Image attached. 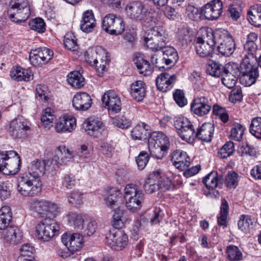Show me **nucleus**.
<instances>
[{
	"label": "nucleus",
	"instance_id": "nucleus-12",
	"mask_svg": "<svg viewBox=\"0 0 261 261\" xmlns=\"http://www.w3.org/2000/svg\"><path fill=\"white\" fill-rule=\"evenodd\" d=\"M102 102L110 115L119 113L121 110V101L119 96L113 90L105 92L102 97Z\"/></svg>",
	"mask_w": 261,
	"mask_h": 261
},
{
	"label": "nucleus",
	"instance_id": "nucleus-58",
	"mask_svg": "<svg viewBox=\"0 0 261 261\" xmlns=\"http://www.w3.org/2000/svg\"><path fill=\"white\" fill-rule=\"evenodd\" d=\"M221 76H222V82L225 86L229 89H232L235 86L238 76L223 73Z\"/></svg>",
	"mask_w": 261,
	"mask_h": 261
},
{
	"label": "nucleus",
	"instance_id": "nucleus-7",
	"mask_svg": "<svg viewBox=\"0 0 261 261\" xmlns=\"http://www.w3.org/2000/svg\"><path fill=\"white\" fill-rule=\"evenodd\" d=\"M59 229V225L55 220L45 219L36 225L35 234L40 241L47 242L58 234Z\"/></svg>",
	"mask_w": 261,
	"mask_h": 261
},
{
	"label": "nucleus",
	"instance_id": "nucleus-42",
	"mask_svg": "<svg viewBox=\"0 0 261 261\" xmlns=\"http://www.w3.org/2000/svg\"><path fill=\"white\" fill-rule=\"evenodd\" d=\"M152 141L148 142V150L151 156L156 159H162L167 153L168 149L155 145Z\"/></svg>",
	"mask_w": 261,
	"mask_h": 261
},
{
	"label": "nucleus",
	"instance_id": "nucleus-54",
	"mask_svg": "<svg viewBox=\"0 0 261 261\" xmlns=\"http://www.w3.org/2000/svg\"><path fill=\"white\" fill-rule=\"evenodd\" d=\"M29 24L31 29L38 33H43L45 31V23L41 18L37 17L30 20Z\"/></svg>",
	"mask_w": 261,
	"mask_h": 261
},
{
	"label": "nucleus",
	"instance_id": "nucleus-36",
	"mask_svg": "<svg viewBox=\"0 0 261 261\" xmlns=\"http://www.w3.org/2000/svg\"><path fill=\"white\" fill-rule=\"evenodd\" d=\"M12 219V213L10 206L6 205L0 209V229H5L10 225Z\"/></svg>",
	"mask_w": 261,
	"mask_h": 261
},
{
	"label": "nucleus",
	"instance_id": "nucleus-56",
	"mask_svg": "<svg viewBox=\"0 0 261 261\" xmlns=\"http://www.w3.org/2000/svg\"><path fill=\"white\" fill-rule=\"evenodd\" d=\"M113 124L122 129H127L130 126L131 121L125 116H117L112 119Z\"/></svg>",
	"mask_w": 261,
	"mask_h": 261
},
{
	"label": "nucleus",
	"instance_id": "nucleus-53",
	"mask_svg": "<svg viewBox=\"0 0 261 261\" xmlns=\"http://www.w3.org/2000/svg\"><path fill=\"white\" fill-rule=\"evenodd\" d=\"M186 14L188 17L194 21H198L201 19V15H203L201 9L199 10L194 6L189 5L186 10Z\"/></svg>",
	"mask_w": 261,
	"mask_h": 261
},
{
	"label": "nucleus",
	"instance_id": "nucleus-38",
	"mask_svg": "<svg viewBox=\"0 0 261 261\" xmlns=\"http://www.w3.org/2000/svg\"><path fill=\"white\" fill-rule=\"evenodd\" d=\"M193 36L190 31L187 28H182L178 31L177 35L179 45L185 48L192 41Z\"/></svg>",
	"mask_w": 261,
	"mask_h": 261
},
{
	"label": "nucleus",
	"instance_id": "nucleus-35",
	"mask_svg": "<svg viewBox=\"0 0 261 261\" xmlns=\"http://www.w3.org/2000/svg\"><path fill=\"white\" fill-rule=\"evenodd\" d=\"M149 126L145 123H142L135 126L131 131V136L134 140L146 139L149 136Z\"/></svg>",
	"mask_w": 261,
	"mask_h": 261
},
{
	"label": "nucleus",
	"instance_id": "nucleus-32",
	"mask_svg": "<svg viewBox=\"0 0 261 261\" xmlns=\"http://www.w3.org/2000/svg\"><path fill=\"white\" fill-rule=\"evenodd\" d=\"M10 76L13 80L17 81H29L32 79L33 74L28 69L16 66L10 71Z\"/></svg>",
	"mask_w": 261,
	"mask_h": 261
},
{
	"label": "nucleus",
	"instance_id": "nucleus-44",
	"mask_svg": "<svg viewBox=\"0 0 261 261\" xmlns=\"http://www.w3.org/2000/svg\"><path fill=\"white\" fill-rule=\"evenodd\" d=\"M30 61L34 66H40L47 63L45 58L43 56L40 48L32 50L30 54Z\"/></svg>",
	"mask_w": 261,
	"mask_h": 261
},
{
	"label": "nucleus",
	"instance_id": "nucleus-61",
	"mask_svg": "<svg viewBox=\"0 0 261 261\" xmlns=\"http://www.w3.org/2000/svg\"><path fill=\"white\" fill-rule=\"evenodd\" d=\"M158 184L160 190L163 192L169 190L171 187V180L161 172Z\"/></svg>",
	"mask_w": 261,
	"mask_h": 261
},
{
	"label": "nucleus",
	"instance_id": "nucleus-59",
	"mask_svg": "<svg viewBox=\"0 0 261 261\" xmlns=\"http://www.w3.org/2000/svg\"><path fill=\"white\" fill-rule=\"evenodd\" d=\"M223 73L238 76L240 74V67L234 63H229L223 66Z\"/></svg>",
	"mask_w": 261,
	"mask_h": 261
},
{
	"label": "nucleus",
	"instance_id": "nucleus-8",
	"mask_svg": "<svg viewBox=\"0 0 261 261\" xmlns=\"http://www.w3.org/2000/svg\"><path fill=\"white\" fill-rule=\"evenodd\" d=\"M31 208L41 217H55L60 212V208L55 203L44 200L33 199L30 202Z\"/></svg>",
	"mask_w": 261,
	"mask_h": 261
},
{
	"label": "nucleus",
	"instance_id": "nucleus-9",
	"mask_svg": "<svg viewBox=\"0 0 261 261\" xmlns=\"http://www.w3.org/2000/svg\"><path fill=\"white\" fill-rule=\"evenodd\" d=\"M128 237L121 229L109 230L105 234L106 243L113 249L121 250L128 243Z\"/></svg>",
	"mask_w": 261,
	"mask_h": 261
},
{
	"label": "nucleus",
	"instance_id": "nucleus-49",
	"mask_svg": "<svg viewBox=\"0 0 261 261\" xmlns=\"http://www.w3.org/2000/svg\"><path fill=\"white\" fill-rule=\"evenodd\" d=\"M249 132L257 139H261V117H256L252 119Z\"/></svg>",
	"mask_w": 261,
	"mask_h": 261
},
{
	"label": "nucleus",
	"instance_id": "nucleus-47",
	"mask_svg": "<svg viewBox=\"0 0 261 261\" xmlns=\"http://www.w3.org/2000/svg\"><path fill=\"white\" fill-rule=\"evenodd\" d=\"M24 182V184L30 185L33 187L36 185L39 189H41V182L40 179L36 178L29 173H25L21 174L18 178V184Z\"/></svg>",
	"mask_w": 261,
	"mask_h": 261
},
{
	"label": "nucleus",
	"instance_id": "nucleus-5",
	"mask_svg": "<svg viewBox=\"0 0 261 261\" xmlns=\"http://www.w3.org/2000/svg\"><path fill=\"white\" fill-rule=\"evenodd\" d=\"M8 14L11 21L16 23L25 22L30 16L31 10L27 0H14L10 3Z\"/></svg>",
	"mask_w": 261,
	"mask_h": 261
},
{
	"label": "nucleus",
	"instance_id": "nucleus-27",
	"mask_svg": "<svg viewBox=\"0 0 261 261\" xmlns=\"http://www.w3.org/2000/svg\"><path fill=\"white\" fill-rule=\"evenodd\" d=\"M171 161L176 168L184 170L190 165V159L186 152L181 150L174 151L171 156Z\"/></svg>",
	"mask_w": 261,
	"mask_h": 261
},
{
	"label": "nucleus",
	"instance_id": "nucleus-41",
	"mask_svg": "<svg viewBox=\"0 0 261 261\" xmlns=\"http://www.w3.org/2000/svg\"><path fill=\"white\" fill-rule=\"evenodd\" d=\"M34 187L24 184V182L18 184L17 188L19 193L24 196H33L40 192L41 190L36 185Z\"/></svg>",
	"mask_w": 261,
	"mask_h": 261
},
{
	"label": "nucleus",
	"instance_id": "nucleus-52",
	"mask_svg": "<svg viewBox=\"0 0 261 261\" xmlns=\"http://www.w3.org/2000/svg\"><path fill=\"white\" fill-rule=\"evenodd\" d=\"M55 119L54 111L50 108H46L43 112L41 118V121L45 127H49Z\"/></svg>",
	"mask_w": 261,
	"mask_h": 261
},
{
	"label": "nucleus",
	"instance_id": "nucleus-45",
	"mask_svg": "<svg viewBox=\"0 0 261 261\" xmlns=\"http://www.w3.org/2000/svg\"><path fill=\"white\" fill-rule=\"evenodd\" d=\"M206 68L207 74L215 77H219L223 73V65L215 61L210 62L206 65Z\"/></svg>",
	"mask_w": 261,
	"mask_h": 261
},
{
	"label": "nucleus",
	"instance_id": "nucleus-26",
	"mask_svg": "<svg viewBox=\"0 0 261 261\" xmlns=\"http://www.w3.org/2000/svg\"><path fill=\"white\" fill-rule=\"evenodd\" d=\"M90 96L85 92L76 93L72 99V105L77 110L86 111L91 106L92 103Z\"/></svg>",
	"mask_w": 261,
	"mask_h": 261
},
{
	"label": "nucleus",
	"instance_id": "nucleus-14",
	"mask_svg": "<svg viewBox=\"0 0 261 261\" xmlns=\"http://www.w3.org/2000/svg\"><path fill=\"white\" fill-rule=\"evenodd\" d=\"M215 130L214 125L211 123H204L201 125L199 126L196 130L194 128V132H193V136L191 138V141H193L195 139L206 142H210L214 136Z\"/></svg>",
	"mask_w": 261,
	"mask_h": 261
},
{
	"label": "nucleus",
	"instance_id": "nucleus-46",
	"mask_svg": "<svg viewBox=\"0 0 261 261\" xmlns=\"http://www.w3.org/2000/svg\"><path fill=\"white\" fill-rule=\"evenodd\" d=\"M253 220L251 216L248 215H242L240 216L238 226L241 231L245 233L249 231L251 226L253 225Z\"/></svg>",
	"mask_w": 261,
	"mask_h": 261
},
{
	"label": "nucleus",
	"instance_id": "nucleus-28",
	"mask_svg": "<svg viewBox=\"0 0 261 261\" xmlns=\"http://www.w3.org/2000/svg\"><path fill=\"white\" fill-rule=\"evenodd\" d=\"M109 62L107 53L103 50H101L99 54L96 53V56L93 61L90 60V59L88 60V62L94 66L96 70L99 72L105 71L106 65L109 64Z\"/></svg>",
	"mask_w": 261,
	"mask_h": 261
},
{
	"label": "nucleus",
	"instance_id": "nucleus-20",
	"mask_svg": "<svg viewBox=\"0 0 261 261\" xmlns=\"http://www.w3.org/2000/svg\"><path fill=\"white\" fill-rule=\"evenodd\" d=\"M83 127L87 133L94 137H97L104 129V125L98 118L90 117L83 124Z\"/></svg>",
	"mask_w": 261,
	"mask_h": 261
},
{
	"label": "nucleus",
	"instance_id": "nucleus-29",
	"mask_svg": "<svg viewBox=\"0 0 261 261\" xmlns=\"http://www.w3.org/2000/svg\"><path fill=\"white\" fill-rule=\"evenodd\" d=\"M163 45L161 50H162L163 58L161 61H164L166 65L173 66L178 61V54L174 48L171 46Z\"/></svg>",
	"mask_w": 261,
	"mask_h": 261
},
{
	"label": "nucleus",
	"instance_id": "nucleus-60",
	"mask_svg": "<svg viewBox=\"0 0 261 261\" xmlns=\"http://www.w3.org/2000/svg\"><path fill=\"white\" fill-rule=\"evenodd\" d=\"M149 159V156L148 153L144 151H141L136 158L138 169L140 170L144 169L148 163Z\"/></svg>",
	"mask_w": 261,
	"mask_h": 261
},
{
	"label": "nucleus",
	"instance_id": "nucleus-13",
	"mask_svg": "<svg viewBox=\"0 0 261 261\" xmlns=\"http://www.w3.org/2000/svg\"><path fill=\"white\" fill-rule=\"evenodd\" d=\"M223 3L221 0H212L201 8L202 14L205 19L214 20L221 15Z\"/></svg>",
	"mask_w": 261,
	"mask_h": 261
},
{
	"label": "nucleus",
	"instance_id": "nucleus-34",
	"mask_svg": "<svg viewBox=\"0 0 261 261\" xmlns=\"http://www.w3.org/2000/svg\"><path fill=\"white\" fill-rule=\"evenodd\" d=\"M247 19L250 23L256 27H261V5H254L247 12Z\"/></svg>",
	"mask_w": 261,
	"mask_h": 261
},
{
	"label": "nucleus",
	"instance_id": "nucleus-40",
	"mask_svg": "<svg viewBox=\"0 0 261 261\" xmlns=\"http://www.w3.org/2000/svg\"><path fill=\"white\" fill-rule=\"evenodd\" d=\"M67 217L69 223L77 231H81L83 229L84 219L82 215L76 212H70Z\"/></svg>",
	"mask_w": 261,
	"mask_h": 261
},
{
	"label": "nucleus",
	"instance_id": "nucleus-1",
	"mask_svg": "<svg viewBox=\"0 0 261 261\" xmlns=\"http://www.w3.org/2000/svg\"><path fill=\"white\" fill-rule=\"evenodd\" d=\"M127 16L136 21L148 24L155 23L157 13L153 9H147L141 2H133L128 4L125 8Z\"/></svg>",
	"mask_w": 261,
	"mask_h": 261
},
{
	"label": "nucleus",
	"instance_id": "nucleus-51",
	"mask_svg": "<svg viewBox=\"0 0 261 261\" xmlns=\"http://www.w3.org/2000/svg\"><path fill=\"white\" fill-rule=\"evenodd\" d=\"M245 127L241 124L234 123L230 130V137L236 141H240L244 135Z\"/></svg>",
	"mask_w": 261,
	"mask_h": 261
},
{
	"label": "nucleus",
	"instance_id": "nucleus-10",
	"mask_svg": "<svg viewBox=\"0 0 261 261\" xmlns=\"http://www.w3.org/2000/svg\"><path fill=\"white\" fill-rule=\"evenodd\" d=\"M174 125L178 130L179 135L183 140L191 141L194 132V126L188 118L183 116L175 117Z\"/></svg>",
	"mask_w": 261,
	"mask_h": 261
},
{
	"label": "nucleus",
	"instance_id": "nucleus-63",
	"mask_svg": "<svg viewBox=\"0 0 261 261\" xmlns=\"http://www.w3.org/2000/svg\"><path fill=\"white\" fill-rule=\"evenodd\" d=\"M109 193V195L105 198V201L108 206L114 208L117 201L118 191L115 188H111Z\"/></svg>",
	"mask_w": 261,
	"mask_h": 261
},
{
	"label": "nucleus",
	"instance_id": "nucleus-11",
	"mask_svg": "<svg viewBox=\"0 0 261 261\" xmlns=\"http://www.w3.org/2000/svg\"><path fill=\"white\" fill-rule=\"evenodd\" d=\"M30 122L22 116H18L11 121L7 130L15 138H23L26 136L27 131L30 129Z\"/></svg>",
	"mask_w": 261,
	"mask_h": 261
},
{
	"label": "nucleus",
	"instance_id": "nucleus-31",
	"mask_svg": "<svg viewBox=\"0 0 261 261\" xmlns=\"http://www.w3.org/2000/svg\"><path fill=\"white\" fill-rule=\"evenodd\" d=\"M154 142L155 145L169 149L170 144L168 137L162 132L152 133L148 138V142ZM153 144V142H152Z\"/></svg>",
	"mask_w": 261,
	"mask_h": 261
},
{
	"label": "nucleus",
	"instance_id": "nucleus-6",
	"mask_svg": "<svg viewBox=\"0 0 261 261\" xmlns=\"http://www.w3.org/2000/svg\"><path fill=\"white\" fill-rule=\"evenodd\" d=\"M167 36L162 28L153 27L147 31L144 39V44L148 48L153 51L160 50L165 45Z\"/></svg>",
	"mask_w": 261,
	"mask_h": 261
},
{
	"label": "nucleus",
	"instance_id": "nucleus-48",
	"mask_svg": "<svg viewBox=\"0 0 261 261\" xmlns=\"http://www.w3.org/2000/svg\"><path fill=\"white\" fill-rule=\"evenodd\" d=\"M244 48L246 54L243 59H247L249 61H252L253 59L255 61H257V58L256 56L257 45L256 43L246 42L244 45Z\"/></svg>",
	"mask_w": 261,
	"mask_h": 261
},
{
	"label": "nucleus",
	"instance_id": "nucleus-37",
	"mask_svg": "<svg viewBox=\"0 0 261 261\" xmlns=\"http://www.w3.org/2000/svg\"><path fill=\"white\" fill-rule=\"evenodd\" d=\"M229 213V205L225 198L221 200L219 216L218 217L217 222L219 226L226 227L227 225V217Z\"/></svg>",
	"mask_w": 261,
	"mask_h": 261
},
{
	"label": "nucleus",
	"instance_id": "nucleus-3",
	"mask_svg": "<svg viewBox=\"0 0 261 261\" xmlns=\"http://www.w3.org/2000/svg\"><path fill=\"white\" fill-rule=\"evenodd\" d=\"M124 198L126 206L131 212H137L142 206L144 194L139 187L134 184H127L124 189Z\"/></svg>",
	"mask_w": 261,
	"mask_h": 261
},
{
	"label": "nucleus",
	"instance_id": "nucleus-30",
	"mask_svg": "<svg viewBox=\"0 0 261 261\" xmlns=\"http://www.w3.org/2000/svg\"><path fill=\"white\" fill-rule=\"evenodd\" d=\"M145 84L141 81H137L132 84L130 93L133 98L138 102L141 101L145 96Z\"/></svg>",
	"mask_w": 261,
	"mask_h": 261
},
{
	"label": "nucleus",
	"instance_id": "nucleus-16",
	"mask_svg": "<svg viewBox=\"0 0 261 261\" xmlns=\"http://www.w3.org/2000/svg\"><path fill=\"white\" fill-rule=\"evenodd\" d=\"M73 157V152L65 146L57 148L55 154L50 161L53 162L52 169L56 170L58 165H64L69 162Z\"/></svg>",
	"mask_w": 261,
	"mask_h": 261
},
{
	"label": "nucleus",
	"instance_id": "nucleus-33",
	"mask_svg": "<svg viewBox=\"0 0 261 261\" xmlns=\"http://www.w3.org/2000/svg\"><path fill=\"white\" fill-rule=\"evenodd\" d=\"M134 61L140 74L144 76H148L151 74L153 71V67L149 62L145 60L141 56H137Z\"/></svg>",
	"mask_w": 261,
	"mask_h": 261
},
{
	"label": "nucleus",
	"instance_id": "nucleus-18",
	"mask_svg": "<svg viewBox=\"0 0 261 261\" xmlns=\"http://www.w3.org/2000/svg\"><path fill=\"white\" fill-rule=\"evenodd\" d=\"M219 36L216 39L218 51L224 56H230L233 53L235 48L234 40L231 37L222 36L219 34Z\"/></svg>",
	"mask_w": 261,
	"mask_h": 261
},
{
	"label": "nucleus",
	"instance_id": "nucleus-17",
	"mask_svg": "<svg viewBox=\"0 0 261 261\" xmlns=\"http://www.w3.org/2000/svg\"><path fill=\"white\" fill-rule=\"evenodd\" d=\"M76 126V120L72 115H64L56 123L55 130L58 133H71Z\"/></svg>",
	"mask_w": 261,
	"mask_h": 261
},
{
	"label": "nucleus",
	"instance_id": "nucleus-24",
	"mask_svg": "<svg viewBox=\"0 0 261 261\" xmlns=\"http://www.w3.org/2000/svg\"><path fill=\"white\" fill-rule=\"evenodd\" d=\"M62 242L64 245L77 253L82 248L83 239L82 235L78 233L73 234H64L62 237Z\"/></svg>",
	"mask_w": 261,
	"mask_h": 261
},
{
	"label": "nucleus",
	"instance_id": "nucleus-64",
	"mask_svg": "<svg viewBox=\"0 0 261 261\" xmlns=\"http://www.w3.org/2000/svg\"><path fill=\"white\" fill-rule=\"evenodd\" d=\"M64 44L65 47L69 50H75L77 48L76 39L73 34L65 36Z\"/></svg>",
	"mask_w": 261,
	"mask_h": 261
},
{
	"label": "nucleus",
	"instance_id": "nucleus-23",
	"mask_svg": "<svg viewBox=\"0 0 261 261\" xmlns=\"http://www.w3.org/2000/svg\"><path fill=\"white\" fill-rule=\"evenodd\" d=\"M155 81L159 90L164 92H167L173 87L176 81V75L163 72L156 77Z\"/></svg>",
	"mask_w": 261,
	"mask_h": 261
},
{
	"label": "nucleus",
	"instance_id": "nucleus-55",
	"mask_svg": "<svg viewBox=\"0 0 261 261\" xmlns=\"http://www.w3.org/2000/svg\"><path fill=\"white\" fill-rule=\"evenodd\" d=\"M124 30V24L122 19L119 17H116L113 27L111 28L110 34L118 35L121 34Z\"/></svg>",
	"mask_w": 261,
	"mask_h": 261
},
{
	"label": "nucleus",
	"instance_id": "nucleus-22",
	"mask_svg": "<svg viewBox=\"0 0 261 261\" xmlns=\"http://www.w3.org/2000/svg\"><path fill=\"white\" fill-rule=\"evenodd\" d=\"M2 236L7 242L11 244H17L22 239V233L19 229L15 226L9 225L3 229Z\"/></svg>",
	"mask_w": 261,
	"mask_h": 261
},
{
	"label": "nucleus",
	"instance_id": "nucleus-15",
	"mask_svg": "<svg viewBox=\"0 0 261 261\" xmlns=\"http://www.w3.org/2000/svg\"><path fill=\"white\" fill-rule=\"evenodd\" d=\"M53 162L50 160H36L32 161L28 166V173L36 178L43 176L48 168H52Z\"/></svg>",
	"mask_w": 261,
	"mask_h": 261
},
{
	"label": "nucleus",
	"instance_id": "nucleus-62",
	"mask_svg": "<svg viewBox=\"0 0 261 261\" xmlns=\"http://www.w3.org/2000/svg\"><path fill=\"white\" fill-rule=\"evenodd\" d=\"M238 175L235 172H229L226 175L225 178V184L228 188H234L238 185Z\"/></svg>",
	"mask_w": 261,
	"mask_h": 261
},
{
	"label": "nucleus",
	"instance_id": "nucleus-43",
	"mask_svg": "<svg viewBox=\"0 0 261 261\" xmlns=\"http://www.w3.org/2000/svg\"><path fill=\"white\" fill-rule=\"evenodd\" d=\"M227 258L230 261H241L243 259V253L238 247L230 245L227 247Z\"/></svg>",
	"mask_w": 261,
	"mask_h": 261
},
{
	"label": "nucleus",
	"instance_id": "nucleus-21",
	"mask_svg": "<svg viewBox=\"0 0 261 261\" xmlns=\"http://www.w3.org/2000/svg\"><path fill=\"white\" fill-rule=\"evenodd\" d=\"M9 158L7 166L4 168V174L14 175L20 170L21 160L17 152L14 150L9 151Z\"/></svg>",
	"mask_w": 261,
	"mask_h": 261
},
{
	"label": "nucleus",
	"instance_id": "nucleus-4",
	"mask_svg": "<svg viewBox=\"0 0 261 261\" xmlns=\"http://www.w3.org/2000/svg\"><path fill=\"white\" fill-rule=\"evenodd\" d=\"M257 61L243 59L240 65V82L244 86L249 87L255 83L259 76Z\"/></svg>",
	"mask_w": 261,
	"mask_h": 261
},
{
	"label": "nucleus",
	"instance_id": "nucleus-57",
	"mask_svg": "<svg viewBox=\"0 0 261 261\" xmlns=\"http://www.w3.org/2000/svg\"><path fill=\"white\" fill-rule=\"evenodd\" d=\"M36 98L42 102H47L48 99L47 87L45 85H38L36 88Z\"/></svg>",
	"mask_w": 261,
	"mask_h": 261
},
{
	"label": "nucleus",
	"instance_id": "nucleus-2",
	"mask_svg": "<svg viewBox=\"0 0 261 261\" xmlns=\"http://www.w3.org/2000/svg\"><path fill=\"white\" fill-rule=\"evenodd\" d=\"M218 33H215L211 29L206 31L203 37H198L195 41V49L197 54L201 57H211L214 52Z\"/></svg>",
	"mask_w": 261,
	"mask_h": 261
},
{
	"label": "nucleus",
	"instance_id": "nucleus-25",
	"mask_svg": "<svg viewBox=\"0 0 261 261\" xmlns=\"http://www.w3.org/2000/svg\"><path fill=\"white\" fill-rule=\"evenodd\" d=\"M223 178L218 175L216 171H212L206 175L203 179V182L209 190H211L215 197L219 195L218 191L214 190L218 186L221 187L223 184Z\"/></svg>",
	"mask_w": 261,
	"mask_h": 261
},
{
	"label": "nucleus",
	"instance_id": "nucleus-19",
	"mask_svg": "<svg viewBox=\"0 0 261 261\" xmlns=\"http://www.w3.org/2000/svg\"><path fill=\"white\" fill-rule=\"evenodd\" d=\"M211 110L208 99L205 96L194 98L191 104V110L198 116H203L207 114Z\"/></svg>",
	"mask_w": 261,
	"mask_h": 261
},
{
	"label": "nucleus",
	"instance_id": "nucleus-39",
	"mask_svg": "<svg viewBox=\"0 0 261 261\" xmlns=\"http://www.w3.org/2000/svg\"><path fill=\"white\" fill-rule=\"evenodd\" d=\"M68 83L73 87L80 88L85 85V79L78 71L70 72L67 75V79Z\"/></svg>",
	"mask_w": 261,
	"mask_h": 261
},
{
	"label": "nucleus",
	"instance_id": "nucleus-50",
	"mask_svg": "<svg viewBox=\"0 0 261 261\" xmlns=\"http://www.w3.org/2000/svg\"><path fill=\"white\" fill-rule=\"evenodd\" d=\"M234 151V144L229 141L226 142L218 151V155L222 159H226L231 155Z\"/></svg>",
	"mask_w": 261,
	"mask_h": 261
}]
</instances>
